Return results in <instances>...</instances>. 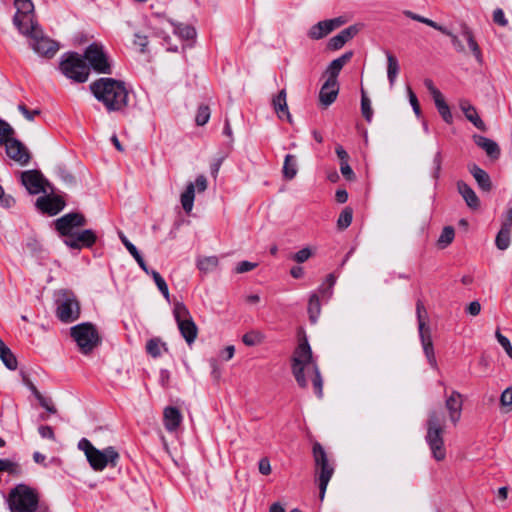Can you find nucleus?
<instances>
[{
  "label": "nucleus",
  "mask_w": 512,
  "mask_h": 512,
  "mask_svg": "<svg viewBox=\"0 0 512 512\" xmlns=\"http://www.w3.org/2000/svg\"><path fill=\"white\" fill-rule=\"evenodd\" d=\"M339 93L338 81L326 80L319 92V102L324 107L330 106L337 98Z\"/></svg>",
  "instance_id": "nucleus-20"
},
{
  "label": "nucleus",
  "mask_w": 512,
  "mask_h": 512,
  "mask_svg": "<svg viewBox=\"0 0 512 512\" xmlns=\"http://www.w3.org/2000/svg\"><path fill=\"white\" fill-rule=\"evenodd\" d=\"M21 179L22 184L26 187L29 193L39 194L40 192H45L44 179L38 171H25L22 173Z\"/></svg>",
  "instance_id": "nucleus-18"
},
{
  "label": "nucleus",
  "mask_w": 512,
  "mask_h": 512,
  "mask_svg": "<svg viewBox=\"0 0 512 512\" xmlns=\"http://www.w3.org/2000/svg\"><path fill=\"white\" fill-rule=\"evenodd\" d=\"M292 373L296 382L302 388L307 387L308 380L311 379L317 396L319 398L322 397L323 380L318 366L312 357L311 348L306 340L301 342L294 352L292 358Z\"/></svg>",
  "instance_id": "nucleus-1"
},
{
  "label": "nucleus",
  "mask_w": 512,
  "mask_h": 512,
  "mask_svg": "<svg viewBox=\"0 0 512 512\" xmlns=\"http://www.w3.org/2000/svg\"><path fill=\"white\" fill-rule=\"evenodd\" d=\"M90 91L107 111H122L128 105V90L123 81L114 78H99L90 84Z\"/></svg>",
  "instance_id": "nucleus-2"
},
{
  "label": "nucleus",
  "mask_w": 512,
  "mask_h": 512,
  "mask_svg": "<svg viewBox=\"0 0 512 512\" xmlns=\"http://www.w3.org/2000/svg\"><path fill=\"white\" fill-rule=\"evenodd\" d=\"M416 313H417V318H418L419 332L420 331H424L426 329H429L428 327H426V323H425L424 318H423V314L426 313L425 307L422 304V302H420V301L417 302Z\"/></svg>",
  "instance_id": "nucleus-54"
},
{
  "label": "nucleus",
  "mask_w": 512,
  "mask_h": 512,
  "mask_svg": "<svg viewBox=\"0 0 512 512\" xmlns=\"http://www.w3.org/2000/svg\"><path fill=\"white\" fill-rule=\"evenodd\" d=\"M33 392H34V395L35 397L38 399L40 405L45 408L48 412L50 413H55L56 410L55 408L53 407V405L51 404V401L46 399L45 397H43L41 395L40 392H38L35 388L33 389Z\"/></svg>",
  "instance_id": "nucleus-55"
},
{
  "label": "nucleus",
  "mask_w": 512,
  "mask_h": 512,
  "mask_svg": "<svg viewBox=\"0 0 512 512\" xmlns=\"http://www.w3.org/2000/svg\"><path fill=\"white\" fill-rule=\"evenodd\" d=\"M496 338L499 344L504 348L509 357L512 358V345L507 337L496 331Z\"/></svg>",
  "instance_id": "nucleus-56"
},
{
  "label": "nucleus",
  "mask_w": 512,
  "mask_h": 512,
  "mask_svg": "<svg viewBox=\"0 0 512 512\" xmlns=\"http://www.w3.org/2000/svg\"><path fill=\"white\" fill-rule=\"evenodd\" d=\"M83 59L88 62L89 69L92 68L97 73L110 74L112 72L109 56L101 43L90 44L84 52Z\"/></svg>",
  "instance_id": "nucleus-9"
},
{
  "label": "nucleus",
  "mask_w": 512,
  "mask_h": 512,
  "mask_svg": "<svg viewBox=\"0 0 512 512\" xmlns=\"http://www.w3.org/2000/svg\"><path fill=\"white\" fill-rule=\"evenodd\" d=\"M424 85L427 88V90L430 92V94L432 95L433 100L436 98H439V96L442 95V93L435 87V85L431 79H425Z\"/></svg>",
  "instance_id": "nucleus-62"
},
{
  "label": "nucleus",
  "mask_w": 512,
  "mask_h": 512,
  "mask_svg": "<svg viewBox=\"0 0 512 512\" xmlns=\"http://www.w3.org/2000/svg\"><path fill=\"white\" fill-rule=\"evenodd\" d=\"M500 403H501V406L506 411L512 410V386L508 387L507 389H505L502 392L501 397H500Z\"/></svg>",
  "instance_id": "nucleus-51"
},
{
  "label": "nucleus",
  "mask_w": 512,
  "mask_h": 512,
  "mask_svg": "<svg viewBox=\"0 0 512 512\" xmlns=\"http://www.w3.org/2000/svg\"><path fill=\"white\" fill-rule=\"evenodd\" d=\"M353 218V212L352 209L349 207H346L341 214L339 215V218L337 220V226L339 229H346L350 226Z\"/></svg>",
  "instance_id": "nucleus-45"
},
{
  "label": "nucleus",
  "mask_w": 512,
  "mask_h": 512,
  "mask_svg": "<svg viewBox=\"0 0 512 512\" xmlns=\"http://www.w3.org/2000/svg\"><path fill=\"white\" fill-rule=\"evenodd\" d=\"M461 35L467 42L468 47H469L471 53L473 54V56L475 57L476 61L479 64H481L483 62L482 52H481V49H480L478 43L476 42V40L474 38V35H473V32L471 31V29L468 26L463 25Z\"/></svg>",
  "instance_id": "nucleus-29"
},
{
  "label": "nucleus",
  "mask_w": 512,
  "mask_h": 512,
  "mask_svg": "<svg viewBox=\"0 0 512 512\" xmlns=\"http://www.w3.org/2000/svg\"><path fill=\"white\" fill-rule=\"evenodd\" d=\"M455 232L451 226H447L442 230V233L438 239V244L442 248L448 246L454 239Z\"/></svg>",
  "instance_id": "nucleus-47"
},
{
  "label": "nucleus",
  "mask_w": 512,
  "mask_h": 512,
  "mask_svg": "<svg viewBox=\"0 0 512 512\" xmlns=\"http://www.w3.org/2000/svg\"><path fill=\"white\" fill-rule=\"evenodd\" d=\"M434 102H435L438 112L442 116L443 120L446 123H451L453 120V117H452L449 106L445 102L443 95L439 96V98L434 99Z\"/></svg>",
  "instance_id": "nucleus-39"
},
{
  "label": "nucleus",
  "mask_w": 512,
  "mask_h": 512,
  "mask_svg": "<svg viewBox=\"0 0 512 512\" xmlns=\"http://www.w3.org/2000/svg\"><path fill=\"white\" fill-rule=\"evenodd\" d=\"M1 471H7L10 474H18L20 472V467L18 464L8 459H0V472Z\"/></svg>",
  "instance_id": "nucleus-52"
},
{
  "label": "nucleus",
  "mask_w": 512,
  "mask_h": 512,
  "mask_svg": "<svg viewBox=\"0 0 512 512\" xmlns=\"http://www.w3.org/2000/svg\"><path fill=\"white\" fill-rule=\"evenodd\" d=\"M420 338L423 346L424 353L428 359V362L432 367L437 366L436 358L434 355V349H433V343L432 338L430 334V330L426 329L424 331H420Z\"/></svg>",
  "instance_id": "nucleus-31"
},
{
  "label": "nucleus",
  "mask_w": 512,
  "mask_h": 512,
  "mask_svg": "<svg viewBox=\"0 0 512 512\" xmlns=\"http://www.w3.org/2000/svg\"><path fill=\"white\" fill-rule=\"evenodd\" d=\"M209 118H210V110H209L208 106H200L198 108V111H197V114L195 117V121H196L197 125H199V126L205 125L209 121Z\"/></svg>",
  "instance_id": "nucleus-50"
},
{
  "label": "nucleus",
  "mask_w": 512,
  "mask_h": 512,
  "mask_svg": "<svg viewBox=\"0 0 512 512\" xmlns=\"http://www.w3.org/2000/svg\"><path fill=\"white\" fill-rule=\"evenodd\" d=\"M151 276L156 284V286L158 287V289L160 290V292L162 293V295L165 297L166 300L169 301L170 299V294H169V289H168V286L165 282V280L162 278V276L155 270H152L151 271Z\"/></svg>",
  "instance_id": "nucleus-42"
},
{
  "label": "nucleus",
  "mask_w": 512,
  "mask_h": 512,
  "mask_svg": "<svg viewBox=\"0 0 512 512\" xmlns=\"http://www.w3.org/2000/svg\"><path fill=\"white\" fill-rule=\"evenodd\" d=\"M60 70L67 78L77 83H84L89 78V67L83 57L76 52L63 55Z\"/></svg>",
  "instance_id": "nucleus-6"
},
{
  "label": "nucleus",
  "mask_w": 512,
  "mask_h": 512,
  "mask_svg": "<svg viewBox=\"0 0 512 512\" xmlns=\"http://www.w3.org/2000/svg\"><path fill=\"white\" fill-rule=\"evenodd\" d=\"M501 227L512 230V207H509L504 214Z\"/></svg>",
  "instance_id": "nucleus-63"
},
{
  "label": "nucleus",
  "mask_w": 512,
  "mask_h": 512,
  "mask_svg": "<svg viewBox=\"0 0 512 512\" xmlns=\"http://www.w3.org/2000/svg\"><path fill=\"white\" fill-rule=\"evenodd\" d=\"M363 28V24L357 23L351 25L345 29H343L339 34L333 36L328 43L330 49L338 50L344 46L346 42L356 36L361 29Z\"/></svg>",
  "instance_id": "nucleus-17"
},
{
  "label": "nucleus",
  "mask_w": 512,
  "mask_h": 512,
  "mask_svg": "<svg viewBox=\"0 0 512 512\" xmlns=\"http://www.w3.org/2000/svg\"><path fill=\"white\" fill-rule=\"evenodd\" d=\"M384 54L387 59V78L390 86L393 87L400 72V65L396 56L390 51L384 50Z\"/></svg>",
  "instance_id": "nucleus-30"
},
{
  "label": "nucleus",
  "mask_w": 512,
  "mask_h": 512,
  "mask_svg": "<svg viewBox=\"0 0 512 512\" xmlns=\"http://www.w3.org/2000/svg\"><path fill=\"white\" fill-rule=\"evenodd\" d=\"M147 353L152 357H159L163 351L167 350L165 343L161 342L159 339H151L147 342L146 345Z\"/></svg>",
  "instance_id": "nucleus-40"
},
{
  "label": "nucleus",
  "mask_w": 512,
  "mask_h": 512,
  "mask_svg": "<svg viewBox=\"0 0 512 512\" xmlns=\"http://www.w3.org/2000/svg\"><path fill=\"white\" fill-rule=\"evenodd\" d=\"M297 159L294 155L288 154L285 157L283 165V176L287 180H292L297 175Z\"/></svg>",
  "instance_id": "nucleus-35"
},
{
  "label": "nucleus",
  "mask_w": 512,
  "mask_h": 512,
  "mask_svg": "<svg viewBox=\"0 0 512 512\" xmlns=\"http://www.w3.org/2000/svg\"><path fill=\"white\" fill-rule=\"evenodd\" d=\"M460 109L464 113L468 121H470L476 128L481 131H486L487 127L483 120L480 118L476 108L468 101L462 100L460 102Z\"/></svg>",
  "instance_id": "nucleus-25"
},
{
  "label": "nucleus",
  "mask_w": 512,
  "mask_h": 512,
  "mask_svg": "<svg viewBox=\"0 0 512 512\" xmlns=\"http://www.w3.org/2000/svg\"><path fill=\"white\" fill-rule=\"evenodd\" d=\"M469 171L474 177L480 189L485 192H489L492 188V182L490 176L486 171L477 166L476 164H472L469 166Z\"/></svg>",
  "instance_id": "nucleus-26"
},
{
  "label": "nucleus",
  "mask_w": 512,
  "mask_h": 512,
  "mask_svg": "<svg viewBox=\"0 0 512 512\" xmlns=\"http://www.w3.org/2000/svg\"><path fill=\"white\" fill-rule=\"evenodd\" d=\"M407 94H408L409 102L413 108L414 113L416 114V116L419 117L420 113H421L420 105H419V102H418V99H417L415 93L412 91V89L410 87L407 88Z\"/></svg>",
  "instance_id": "nucleus-57"
},
{
  "label": "nucleus",
  "mask_w": 512,
  "mask_h": 512,
  "mask_svg": "<svg viewBox=\"0 0 512 512\" xmlns=\"http://www.w3.org/2000/svg\"><path fill=\"white\" fill-rule=\"evenodd\" d=\"M493 20L495 23L499 24L500 26H506L508 24V21L505 17V14L502 9L498 8L495 9L493 12Z\"/></svg>",
  "instance_id": "nucleus-59"
},
{
  "label": "nucleus",
  "mask_w": 512,
  "mask_h": 512,
  "mask_svg": "<svg viewBox=\"0 0 512 512\" xmlns=\"http://www.w3.org/2000/svg\"><path fill=\"white\" fill-rule=\"evenodd\" d=\"M39 499L35 488L21 483L9 491L6 502L10 512H36Z\"/></svg>",
  "instance_id": "nucleus-3"
},
{
  "label": "nucleus",
  "mask_w": 512,
  "mask_h": 512,
  "mask_svg": "<svg viewBox=\"0 0 512 512\" xmlns=\"http://www.w3.org/2000/svg\"><path fill=\"white\" fill-rule=\"evenodd\" d=\"M24 35L29 37L30 46L40 56L53 57L59 49L56 42L42 35L38 26H33L29 29V33Z\"/></svg>",
  "instance_id": "nucleus-13"
},
{
  "label": "nucleus",
  "mask_w": 512,
  "mask_h": 512,
  "mask_svg": "<svg viewBox=\"0 0 512 512\" xmlns=\"http://www.w3.org/2000/svg\"><path fill=\"white\" fill-rule=\"evenodd\" d=\"M0 359L4 365L10 369L15 370L17 368V360L10 348L0 339Z\"/></svg>",
  "instance_id": "nucleus-32"
},
{
  "label": "nucleus",
  "mask_w": 512,
  "mask_h": 512,
  "mask_svg": "<svg viewBox=\"0 0 512 512\" xmlns=\"http://www.w3.org/2000/svg\"><path fill=\"white\" fill-rule=\"evenodd\" d=\"M173 314L181 335L187 344L191 345L197 338L198 328L189 310L182 302H176L174 304Z\"/></svg>",
  "instance_id": "nucleus-10"
},
{
  "label": "nucleus",
  "mask_w": 512,
  "mask_h": 512,
  "mask_svg": "<svg viewBox=\"0 0 512 512\" xmlns=\"http://www.w3.org/2000/svg\"><path fill=\"white\" fill-rule=\"evenodd\" d=\"M313 455L316 463V470L319 482V498L324 500L328 483L334 473V468L329 464L327 455L320 444H315L313 447Z\"/></svg>",
  "instance_id": "nucleus-11"
},
{
  "label": "nucleus",
  "mask_w": 512,
  "mask_h": 512,
  "mask_svg": "<svg viewBox=\"0 0 512 512\" xmlns=\"http://www.w3.org/2000/svg\"><path fill=\"white\" fill-rule=\"evenodd\" d=\"M336 282V278L333 274H329L325 282L319 287V293L324 298H330L332 295V289Z\"/></svg>",
  "instance_id": "nucleus-44"
},
{
  "label": "nucleus",
  "mask_w": 512,
  "mask_h": 512,
  "mask_svg": "<svg viewBox=\"0 0 512 512\" xmlns=\"http://www.w3.org/2000/svg\"><path fill=\"white\" fill-rule=\"evenodd\" d=\"M86 220L79 213L66 214L55 221L56 230L62 236H73L75 228L84 226Z\"/></svg>",
  "instance_id": "nucleus-15"
},
{
  "label": "nucleus",
  "mask_w": 512,
  "mask_h": 512,
  "mask_svg": "<svg viewBox=\"0 0 512 512\" xmlns=\"http://www.w3.org/2000/svg\"><path fill=\"white\" fill-rule=\"evenodd\" d=\"M265 339V334L259 330H251L242 336V341L247 346H256Z\"/></svg>",
  "instance_id": "nucleus-37"
},
{
  "label": "nucleus",
  "mask_w": 512,
  "mask_h": 512,
  "mask_svg": "<svg viewBox=\"0 0 512 512\" xmlns=\"http://www.w3.org/2000/svg\"><path fill=\"white\" fill-rule=\"evenodd\" d=\"M13 134V129L12 127L0 120V144H6L7 141H9L11 138V135Z\"/></svg>",
  "instance_id": "nucleus-49"
},
{
  "label": "nucleus",
  "mask_w": 512,
  "mask_h": 512,
  "mask_svg": "<svg viewBox=\"0 0 512 512\" xmlns=\"http://www.w3.org/2000/svg\"><path fill=\"white\" fill-rule=\"evenodd\" d=\"M321 313V305L317 294H312L308 303V314L310 321L316 323Z\"/></svg>",
  "instance_id": "nucleus-36"
},
{
  "label": "nucleus",
  "mask_w": 512,
  "mask_h": 512,
  "mask_svg": "<svg viewBox=\"0 0 512 512\" xmlns=\"http://www.w3.org/2000/svg\"><path fill=\"white\" fill-rule=\"evenodd\" d=\"M272 104L274 107V110L281 120H287L288 122L292 121L291 114L288 110L287 105V94L286 91L283 89L281 90L272 100Z\"/></svg>",
  "instance_id": "nucleus-24"
},
{
  "label": "nucleus",
  "mask_w": 512,
  "mask_h": 512,
  "mask_svg": "<svg viewBox=\"0 0 512 512\" xmlns=\"http://www.w3.org/2000/svg\"><path fill=\"white\" fill-rule=\"evenodd\" d=\"M462 405V396L457 391H453L445 401V407L448 411L449 419L453 424H456L460 420Z\"/></svg>",
  "instance_id": "nucleus-21"
},
{
  "label": "nucleus",
  "mask_w": 512,
  "mask_h": 512,
  "mask_svg": "<svg viewBox=\"0 0 512 512\" xmlns=\"http://www.w3.org/2000/svg\"><path fill=\"white\" fill-rule=\"evenodd\" d=\"M473 140L478 147L485 151L489 158L496 160L500 157V147L494 140L481 135H474Z\"/></svg>",
  "instance_id": "nucleus-23"
},
{
  "label": "nucleus",
  "mask_w": 512,
  "mask_h": 512,
  "mask_svg": "<svg viewBox=\"0 0 512 512\" xmlns=\"http://www.w3.org/2000/svg\"><path fill=\"white\" fill-rule=\"evenodd\" d=\"M70 331L79 350L84 354L90 353L100 342L98 331L91 323L78 324L73 326Z\"/></svg>",
  "instance_id": "nucleus-7"
},
{
  "label": "nucleus",
  "mask_w": 512,
  "mask_h": 512,
  "mask_svg": "<svg viewBox=\"0 0 512 512\" xmlns=\"http://www.w3.org/2000/svg\"><path fill=\"white\" fill-rule=\"evenodd\" d=\"M330 32H331V28L329 27L328 22H327V20H324V21H320L317 24L313 25L308 31V36L311 39L318 40V39L325 37Z\"/></svg>",
  "instance_id": "nucleus-34"
},
{
  "label": "nucleus",
  "mask_w": 512,
  "mask_h": 512,
  "mask_svg": "<svg viewBox=\"0 0 512 512\" xmlns=\"http://www.w3.org/2000/svg\"><path fill=\"white\" fill-rule=\"evenodd\" d=\"M208 181L204 175H198L195 182L187 184L186 189L180 196L183 210L189 214L194 206L195 192L202 193L207 189Z\"/></svg>",
  "instance_id": "nucleus-14"
},
{
  "label": "nucleus",
  "mask_w": 512,
  "mask_h": 512,
  "mask_svg": "<svg viewBox=\"0 0 512 512\" xmlns=\"http://www.w3.org/2000/svg\"><path fill=\"white\" fill-rule=\"evenodd\" d=\"M78 448L84 452L87 461L95 471H102L107 466L115 467L117 465L119 454L114 447L109 446L99 450L88 439L82 438L78 442Z\"/></svg>",
  "instance_id": "nucleus-5"
},
{
  "label": "nucleus",
  "mask_w": 512,
  "mask_h": 512,
  "mask_svg": "<svg viewBox=\"0 0 512 512\" xmlns=\"http://www.w3.org/2000/svg\"><path fill=\"white\" fill-rule=\"evenodd\" d=\"M327 22H328V25L331 28V32H332L334 29L347 23L348 19L345 16H339V17H336L333 19H329V20H327Z\"/></svg>",
  "instance_id": "nucleus-60"
},
{
  "label": "nucleus",
  "mask_w": 512,
  "mask_h": 512,
  "mask_svg": "<svg viewBox=\"0 0 512 512\" xmlns=\"http://www.w3.org/2000/svg\"><path fill=\"white\" fill-rule=\"evenodd\" d=\"M18 110L22 113V115L28 120V121H33L34 120V117L36 115H39L40 114V111L39 110H33V111H30L27 109V107L25 105H19L18 106Z\"/></svg>",
  "instance_id": "nucleus-61"
},
{
  "label": "nucleus",
  "mask_w": 512,
  "mask_h": 512,
  "mask_svg": "<svg viewBox=\"0 0 512 512\" xmlns=\"http://www.w3.org/2000/svg\"><path fill=\"white\" fill-rule=\"evenodd\" d=\"M510 238L511 230L501 227L495 239L497 248L500 250H506L510 245Z\"/></svg>",
  "instance_id": "nucleus-41"
},
{
  "label": "nucleus",
  "mask_w": 512,
  "mask_h": 512,
  "mask_svg": "<svg viewBox=\"0 0 512 512\" xmlns=\"http://www.w3.org/2000/svg\"><path fill=\"white\" fill-rule=\"evenodd\" d=\"M56 315L64 323L77 320L80 316V305L73 292L60 290L56 299Z\"/></svg>",
  "instance_id": "nucleus-8"
},
{
  "label": "nucleus",
  "mask_w": 512,
  "mask_h": 512,
  "mask_svg": "<svg viewBox=\"0 0 512 512\" xmlns=\"http://www.w3.org/2000/svg\"><path fill=\"white\" fill-rule=\"evenodd\" d=\"M352 57L351 52H347L343 54L341 57L334 59L328 66L326 70L327 79L329 81H337V77L343 68V66L350 60Z\"/></svg>",
  "instance_id": "nucleus-27"
},
{
  "label": "nucleus",
  "mask_w": 512,
  "mask_h": 512,
  "mask_svg": "<svg viewBox=\"0 0 512 512\" xmlns=\"http://www.w3.org/2000/svg\"><path fill=\"white\" fill-rule=\"evenodd\" d=\"M255 267H256L255 263H252L249 261H242V262L238 263V265L236 267V272L237 273H245V272L253 270Z\"/></svg>",
  "instance_id": "nucleus-64"
},
{
  "label": "nucleus",
  "mask_w": 512,
  "mask_h": 512,
  "mask_svg": "<svg viewBox=\"0 0 512 512\" xmlns=\"http://www.w3.org/2000/svg\"><path fill=\"white\" fill-rule=\"evenodd\" d=\"M312 254V250L308 247H305L293 254L292 259L297 263H303L307 261L312 256Z\"/></svg>",
  "instance_id": "nucleus-53"
},
{
  "label": "nucleus",
  "mask_w": 512,
  "mask_h": 512,
  "mask_svg": "<svg viewBox=\"0 0 512 512\" xmlns=\"http://www.w3.org/2000/svg\"><path fill=\"white\" fill-rule=\"evenodd\" d=\"M219 264L217 256H203L199 257L196 261L197 268L203 273H210L214 271Z\"/></svg>",
  "instance_id": "nucleus-33"
},
{
  "label": "nucleus",
  "mask_w": 512,
  "mask_h": 512,
  "mask_svg": "<svg viewBox=\"0 0 512 512\" xmlns=\"http://www.w3.org/2000/svg\"><path fill=\"white\" fill-rule=\"evenodd\" d=\"M14 5L16 8L14 24L21 34H28L29 29L37 26L33 20L34 5L31 0H15Z\"/></svg>",
  "instance_id": "nucleus-12"
},
{
  "label": "nucleus",
  "mask_w": 512,
  "mask_h": 512,
  "mask_svg": "<svg viewBox=\"0 0 512 512\" xmlns=\"http://www.w3.org/2000/svg\"><path fill=\"white\" fill-rule=\"evenodd\" d=\"M183 421L180 410L173 406H167L163 411V423L170 433L176 432Z\"/></svg>",
  "instance_id": "nucleus-19"
},
{
  "label": "nucleus",
  "mask_w": 512,
  "mask_h": 512,
  "mask_svg": "<svg viewBox=\"0 0 512 512\" xmlns=\"http://www.w3.org/2000/svg\"><path fill=\"white\" fill-rule=\"evenodd\" d=\"M36 206L42 212L53 216L63 209L64 202L58 197L44 196L37 199Z\"/></svg>",
  "instance_id": "nucleus-22"
},
{
  "label": "nucleus",
  "mask_w": 512,
  "mask_h": 512,
  "mask_svg": "<svg viewBox=\"0 0 512 512\" xmlns=\"http://www.w3.org/2000/svg\"><path fill=\"white\" fill-rule=\"evenodd\" d=\"M445 418L441 411H432L427 421L426 442L432 452V456L436 461H442L446 457V449L444 446Z\"/></svg>",
  "instance_id": "nucleus-4"
},
{
  "label": "nucleus",
  "mask_w": 512,
  "mask_h": 512,
  "mask_svg": "<svg viewBox=\"0 0 512 512\" xmlns=\"http://www.w3.org/2000/svg\"><path fill=\"white\" fill-rule=\"evenodd\" d=\"M6 153L9 158L18 162L20 165H25L30 159V155L26 147L16 139H10L5 144Z\"/></svg>",
  "instance_id": "nucleus-16"
},
{
  "label": "nucleus",
  "mask_w": 512,
  "mask_h": 512,
  "mask_svg": "<svg viewBox=\"0 0 512 512\" xmlns=\"http://www.w3.org/2000/svg\"><path fill=\"white\" fill-rule=\"evenodd\" d=\"M440 32L450 37L451 43L456 51H458L460 53L466 52L465 46L463 45V43L461 42V40L459 39V37L457 35H455L451 31H449L445 27H443V31H440Z\"/></svg>",
  "instance_id": "nucleus-48"
},
{
  "label": "nucleus",
  "mask_w": 512,
  "mask_h": 512,
  "mask_svg": "<svg viewBox=\"0 0 512 512\" xmlns=\"http://www.w3.org/2000/svg\"><path fill=\"white\" fill-rule=\"evenodd\" d=\"M458 192L461 194L466 204L472 208L477 209L480 205V201L474 190L465 182L458 181L457 182Z\"/></svg>",
  "instance_id": "nucleus-28"
},
{
  "label": "nucleus",
  "mask_w": 512,
  "mask_h": 512,
  "mask_svg": "<svg viewBox=\"0 0 512 512\" xmlns=\"http://www.w3.org/2000/svg\"><path fill=\"white\" fill-rule=\"evenodd\" d=\"M258 469L262 475H269L271 473L272 468L270 461L267 457H263L259 460Z\"/></svg>",
  "instance_id": "nucleus-58"
},
{
  "label": "nucleus",
  "mask_w": 512,
  "mask_h": 512,
  "mask_svg": "<svg viewBox=\"0 0 512 512\" xmlns=\"http://www.w3.org/2000/svg\"><path fill=\"white\" fill-rule=\"evenodd\" d=\"M76 234L82 246L90 247L96 241V235L90 229H86L81 232H76Z\"/></svg>",
  "instance_id": "nucleus-43"
},
{
  "label": "nucleus",
  "mask_w": 512,
  "mask_h": 512,
  "mask_svg": "<svg viewBox=\"0 0 512 512\" xmlns=\"http://www.w3.org/2000/svg\"><path fill=\"white\" fill-rule=\"evenodd\" d=\"M404 14L415 21L424 23L438 31H443V26L439 25L438 23H436L435 21H433L431 19L425 18V17L415 14L411 11H405Z\"/></svg>",
  "instance_id": "nucleus-46"
},
{
  "label": "nucleus",
  "mask_w": 512,
  "mask_h": 512,
  "mask_svg": "<svg viewBox=\"0 0 512 512\" xmlns=\"http://www.w3.org/2000/svg\"><path fill=\"white\" fill-rule=\"evenodd\" d=\"M361 113L367 122L370 123L372 121L373 109L371 100L363 88L361 89Z\"/></svg>",
  "instance_id": "nucleus-38"
}]
</instances>
